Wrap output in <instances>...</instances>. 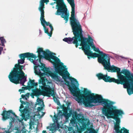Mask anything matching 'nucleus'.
<instances>
[{
	"label": "nucleus",
	"mask_w": 133,
	"mask_h": 133,
	"mask_svg": "<svg viewBox=\"0 0 133 133\" xmlns=\"http://www.w3.org/2000/svg\"><path fill=\"white\" fill-rule=\"evenodd\" d=\"M37 52L39 56V60L38 62L41 64H44L46 68H49V70L45 72V74L41 77L38 80V83L39 84V89L43 91L46 92L49 95H51L54 98L56 93L53 89H51L50 85L52 83L51 82L49 81L45 77L46 75L49 77L48 72H50L51 70H54L56 73L63 70L66 71L67 68H65L66 66H63V64L61 62L60 60L57 57L50 54L48 55L47 53L43 50L42 48L38 49Z\"/></svg>",
	"instance_id": "nucleus-1"
},
{
	"label": "nucleus",
	"mask_w": 133,
	"mask_h": 133,
	"mask_svg": "<svg viewBox=\"0 0 133 133\" xmlns=\"http://www.w3.org/2000/svg\"><path fill=\"white\" fill-rule=\"evenodd\" d=\"M20 102L21 104V105L19 111L20 112V115L22 116L21 118L20 119L19 117L16 115L15 113L11 110L3 111L2 114L3 116L2 120L5 121L6 119H9L11 121L9 123V125L8 126L7 130H5V129H3V130H4V131L0 133H10L13 130V123H14L16 126L18 127L19 125V128L21 127V123L22 126L21 130L20 129L17 130L15 133H25L26 132H28V133H30L31 130L35 128L34 126L35 124L34 122L31 120L30 121L29 124H27L25 126H24V123L23 122V120L24 119L26 121L30 117L29 112L28 110L29 107V105L25 106V108L22 109L24 107L22 104H26L28 102L22 101L21 100H20Z\"/></svg>",
	"instance_id": "nucleus-2"
},
{
	"label": "nucleus",
	"mask_w": 133,
	"mask_h": 133,
	"mask_svg": "<svg viewBox=\"0 0 133 133\" xmlns=\"http://www.w3.org/2000/svg\"><path fill=\"white\" fill-rule=\"evenodd\" d=\"M19 56L21 59L18 60V63L15 65V67L13 68V71L8 76L10 81L14 83H18L20 78L24 74L22 69L25 65H21L20 64H22L24 63L25 57H27V59L37 66H35L34 68L35 72L36 74L41 77L45 74L46 71L49 70V68H46L44 64H42L41 66H40L38 62V59L36 60L37 57L33 53L27 52L21 54L19 55Z\"/></svg>",
	"instance_id": "nucleus-3"
},
{
	"label": "nucleus",
	"mask_w": 133,
	"mask_h": 133,
	"mask_svg": "<svg viewBox=\"0 0 133 133\" xmlns=\"http://www.w3.org/2000/svg\"><path fill=\"white\" fill-rule=\"evenodd\" d=\"M103 58H98V62L101 63L105 69L109 70L112 72H116L117 79L119 81L118 84H123L124 88H127V91L129 95L133 94V73H131L127 69H123L121 71L120 68L114 65H111L110 57L109 55H106ZM109 72L110 71H108Z\"/></svg>",
	"instance_id": "nucleus-4"
},
{
	"label": "nucleus",
	"mask_w": 133,
	"mask_h": 133,
	"mask_svg": "<svg viewBox=\"0 0 133 133\" xmlns=\"http://www.w3.org/2000/svg\"><path fill=\"white\" fill-rule=\"evenodd\" d=\"M70 20V24L74 36L72 38H64L63 40L69 44L73 43L75 44L76 47L77 48L78 45H82V41L84 40V38L85 37L84 36L82 26L75 17H71Z\"/></svg>",
	"instance_id": "nucleus-5"
},
{
	"label": "nucleus",
	"mask_w": 133,
	"mask_h": 133,
	"mask_svg": "<svg viewBox=\"0 0 133 133\" xmlns=\"http://www.w3.org/2000/svg\"><path fill=\"white\" fill-rule=\"evenodd\" d=\"M74 98L77 101L78 103L80 104H82L83 103V104L87 107H92L96 105L95 104H99L101 103L103 106H106L111 109L113 108V106L112 105L114 104L113 102H111L108 103L105 101H101L103 100L102 97L101 95H97L95 96L96 98L92 97H89L88 96H85L84 98L85 100L82 97H78L75 95H74Z\"/></svg>",
	"instance_id": "nucleus-6"
},
{
	"label": "nucleus",
	"mask_w": 133,
	"mask_h": 133,
	"mask_svg": "<svg viewBox=\"0 0 133 133\" xmlns=\"http://www.w3.org/2000/svg\"><path fill=\"white\" fill-rule=\"evenodd\" d=\"M84 117L81 113L76 114L75 117H73V119L69 124L70 127H68L69 133H82L86 129V124L84 121Z\"/></svg>",
	"instance_id": "nucleus-7"
},
{
	"label": "nucleus",
	"mask_w": 133,
	"mask_h": 133,
	"mask_svg": "<svg viewBox=\"0 0 133 133\" xmlns=\"http://www.w3.org/2000/svg\"><path fill=\"white\" fill-rule=\"evenodd\" d=\"M72 7L71 17H75V6L74 0H67ZM57 5L56 9H57L55 15H61V17L64 18L65 23H66L68 20L69 14L68 13L67 9L65 7L63 0H56Z\"/></svg>",
	"instance_id": "nucleus-8"
},
{
	"label": "nucleus",
	"mask_w": 133,
	"mask_h": 133,
	"mask_svg": "<svg viewBox=\"0 0 133 133\" xmlns=\"http://www.w3.org/2000/svg\"><path fill=\"white\" fill-rule=\"evenodd\" d=\"M102 101H105L107 102L108 103L112 102H113V104H112L114 107L113 108L111 109L109 107L106 106H103V107L102 108L101 110L103 114L104 115L107 117L108 116V115H116L115 116H122V115H124V113L123 111L121 110H118L115 109L112 111V110L115 109L116 108V107L114 106L113 105L115 104V102L110 101L108 99H103Z\"/></svg>",
	"instance_id": "nucleus-9"
},
{
	"label": "nucleus",
	"mask_w": 133,
	"mask_h": 133,
	"mask_svg": "<svg viewBox=\"0 0 133 133\" xmlns=\"http://www.w3.org/2000/svg\"><path fill=\"white\" fill-rule=\"evenodd\" d=\"M68 79L71 81V82L68 81H66V82L68 85H70V88L69 89L70 91L76 95L80 94L81 92L78 88L79 86L78 81L73 78L69 77Z\"/></svg>",
	"instance_id": "nucleus-10"
},
{
	"label": "nucleus",
	"mask_w": 133,
	"mask_h": 133,
	"mask_svg": "<svg viewBox=\"0 0 133 133\" xmlns=\"http://www.w3.org/2000/svg\"><path fill=\"white\" fill-rule=\"evenodd\" d=\"M35 81L34 80H30L28 84L29 87L32 89V94L34 96L38 97L39 95H42V93L41 91L37 88L38 85L37 83H35Z\"/></svg>",
	"instance_id": "nucleus-11"
},
{
	"label": "nucleus",
	"mask_w": 133,
	"mask_h": 133,
	"mask_svg": "<svg viewBox=\"0 0 133 133\" xmlns=\"http://www.w3.org/2000/svg\"><path fill=\"white\" fill-rule=\"evenodd\" d=\"M86 39V38H84V40L82 41V44L83 47L85 49L84 50V51L85 54L91 57H97L100 56V57L101 56H101L99 54L96 53H88V52H89L90 51V45L87 44Z\"/></svg>",
	"instance_id": "nucleus-12"
},
{
	"label": "nucleus",
	"mask_w": 133,
	"mask_h": 133,
	"mask_svg": "<svg viewBox=\"0 0 133 133\" xmlns=\"http://www.w3.org/2000/svg\"><path fill=\"white\" fill-rule=\"evenodd\" d=\"M113 118L116 121V125H115L114 127V132L115 133H121L122 131V133H129V130H127L124 127L122 128L120 130L119 129L120 128L119 126V123L120 120L118 116H115Z\"/></svg>",
	"instance_id": "nucleus-13"
},
{
	"label": "nucleus",
	"mask_w": 133,
	"mask_h": 133,
	"mask_svg": "<svg viewBox=\"0 0 133 133\" xmlns=\"http://www.w3.org/2000/svg\"><path fill=\"white\" fill-rule=\"evenodd\" d=\"M96 76L99 80L103 79L105 82H113L116 83H119V82L118 79H116L114 78L110 77L109 76H108L107 74L104 75L102 74H98L96 75Z\"/></svg>",
	"instance_id": "nucleus-14"
},
{
	"label": "nucleus",
	"mask_w": 133,
	"mask_h": 133,
	"mask_svg": "<svg viewBox=\"0 0 133 133\" xmlns=\"http://www.w3.org/2000/svg\"><path fill=\"white\" fill-rule=\"evenodd\" d=\"M63 113L62 114V111L59 110L58 113L56 115H54L55 120H57L59 119L60 117L62 119L63 117L65 118V120H68L69 117L71 116V114L70 113H68V110L67 109H64Z\"/></svg>",
	"instance_id": "nucleus-15"
},
{
	"label": "nucleus",
	"mask_w": 133,
	"mask_h": 133,
	"mask_svg": "<svg viewBox=\"0 0 133 133\" xmlns=\"http://www.w3.org/2000/svg\"><path fill=\"white\" fill-rule=\"evenodd\" d=\"M51 77L57 81L59 82L62 85H64L66 84L65 82L59 76H58L55 74L52 75Z\"/></svg>",
	"instance_id": "nucleus-16"
},
{
	"label": "nucleus",
	"mask_w": 133,
	"mask_h": 133,
	"mask_svg": "<svg viewBox=\"0 0 133 133\" xmlns=\"http://www.w3.org/2000/svg\"><path fill=\"white\" fill-rule=\"evenodd\" d=\"M41 12V17L40 18V20L41 22V23L42 25H44V24H45L46 26L49 25H50L49 22H46L44 18V9H42L41 10H39Z\"/></svg>",
	"instance_id": "nucleus-17"
},
{
	"label": "nucleus",
	"mask_w": 133,
	"mask_h": 133,
	"mask_svg": "<svg viewBox=\"0 0 133 133\" xmlns=\"http://www.w3.org/2000/svg\"><path fill=\"white\" fill-rule=\"evenodd\" d=\"M87 40L88 44L90 45L92 49L95 48V46L94 45L93 42V40L91 37H90L89 38H87Z\"/></svg>",
	"instance_id": "nucleus-18"
},
{
	"label": "nucleus",
	"mask_w": 133,
	"mask_h": 133,
	"mask_svg": "<svg viewBox=\"0 0 133 133\" xmlns=\"http://www.w3.org/2000/svg\"><path fill=\"white\" fill-rule=\"evenodd\" d=\"M49 2V0H41L40 2V6L39 8V10H41L42 9H44V5L43 3L44 2Z\"/></svg>",
	"instance_id": "nucleus-19"
},
{
	"label": "nucleus",
	"mask_w": 133,
	"mask_h": 133,
	"mask_svg": "<svg viewBox=\"0 0 133 133\" xmlns=\"http://www.w3.org/2000/svg\"><path fill=\"white\" fill-rule=\"evenodd\" d=\"M24 74L20 78L19 80V81L20 80V84H22V85H24V83L25 82L26 80V77L24 76ZM19 83V82L18 83H17V84H18ZM16 84H17V83H15Z\"/></svg>",
	"instance_id": "nucleus-20"
},
{
	"label": "nucleus",
	"mask_w": 133,
	"mask_h": 133,
	"mask_svg": "<svg viewBox=\"0 0 133 133\" xmlns=\"http://www.w3.org/2000/svg\"><path fill=\"white\" fill-rule=\"evenodd\" d=\"M94 50L95 51L99 53L102 56H101L99 58H100L101 57L103 58L106 55H108V54H106L104 53L102 51H100L99 50V48H95V49H94Z\"/></svg>",
	"instance_id": "nucleus-21"
},
{
	"label": "nucleus",
	"mask_w": 133,
	"mask_h": 133,
	"mask_svg": "<svg viewBox=\"0 0 133 133\" xmlns=\"http://www.w3.org/2000/svg\"><path fill=\"white\" fill-rule=\"evenodd\" d=\"M56 126L54 125H52L51 126H49L47 127V129H49V131H51L53 133L56 130Z\"/></svg>",
	"instance_id": "nucleus-22"
},
{
	"label": "nucleus",
	"mask_w": 133,
	"mask_h": 133,
	"mask_svg": "<svg viewBox=\"0 0 133 133\" xmlns=\"http://www.w3.org/2000/svg\"><path fill=\"white\" fill-rule=\"evenodd\" d=\"M43 26L44 27V29L45 32L49 36L51 37L52 34V32H49L48 31V29L46 28L45 25H43Z\"/></svg>",
	"instance_id": "nucleus-23"
},
{
	"label": "nucleus",
	"mask_w": 133,
	"mask_h": 133,
	"mask_svg": "<svg viewBox=\"0 0 133 133\" xmlns=\"http://www.w3.org/2000/svg\"><path fill=\"white\" fill-rule=\"evenodd\" d=\"M84 93L85 94L86 96H88L89 97H90L91 91L88 90L87 89L84 88Z\"/></svg>",
	"instance_id": "nucleus-24"
},
{
	"label": "nucleus",
	"mask_w": 133,
	"mask_h": 133,
	"mask_svg": "<svg viewBox=\"0 0 133 133\" xmlns=\"http://www.w3.org/2000/svg\"><path fill=\"white\" fill-rule=\"evenodd\" d=\"M38 114V115L40 116L41 117L43 116L45 114V113L43 112H41L40 110L41 109V108L40 107H38L37 108Z\"/></svg>",
	"instance_id": "nucleus-25"
},
{
	"label": "nucleus",
	"mask_w": 133,
	"mask_h": 133,
	"mask_svg": "<svg viewBox=\"0 0 133 133\" xmlns=\"http://www.w3.org/2000/svg\"><path fill=\"white\" fill-rule=\"evenodd\" d=\"M84 133H97L95 130H92L91 129H89V130H87Z\"/></svg>",
	"instance_id": "nucleus-26"
},
{
	"label": "nucleus",
	"mask_w": 133,
	"mask_h": 133,
	"mask_svg": "<svg viewBox=\"0 0 133 133\" xmlns=\"http://www.w3.org/2000/svg\"><path fill=\"white\" fill-rule=\"evenodd\" d=\"M0 40L1 41V43L6 42L5 40L3 37H0Z\"/></svg>",
	"instance_id": "nucleus-27"
},
{
	"label": "nucleus",
	"mask_w": 133,
	"mask_h": 133,
	"mask_svg": "<svg viewBox=\"0 0 133 133\" xmlns=\"http://www.w3.org/2000/svg\"><path fill=\"white\" fill-rule=\"evenodd\" d=\"M37 102L38 103L40 104H41L42 103H43L42 99H40L38 98L37 99Z\"/></svg>",
	"instance_id": "nucleus-28"
},
{
	"label": "nucleus",
	"mask_w": 133,
	"mask_h": 133,
	"mask_svg": "<svg viewBox=\"0 0 133 133\" xmlns=\"http://www.w3.org/2000/svg\"><path fill=\"white\" fill-rule=\"evenodd\" d=\"M22 89H19V92H21V93H23L24 91V90L26 89H25V87H22Z\"/></svg>",
	"instance_id": "nucleus-29"
},
{
	"label": "nucleus",
	"mask_w": 133,
	"mask_h": 133,
	"mask_svg": "<svg viewBox=\"0 0 133 133\" xmlns=\"http://www.w3.org/2000/svg\"><path fill=\"white\" fill-rule=\"evenodd\" d=\"M64 74L68 76L69 75V74L67 71H65L64 72Z\"/></svg>",
	"instance_id": "nucleus-30"
},
{
	"label": "nucleus",
	"mask_w": 133,
	"mask_h": 133,
	"mask_svg": "<svg viewBox=\"0 0 133 133\" xmlns=\"http://www.w3.org/2000/svg\"><path fill=\"white\" fill-rule=\"evenodd\" d=\"M49 26L50 27V28H51V32H52V31L53 30V29L52 26L51 25H49Z\"/></svg>",
	"instance_id": "nucleus-31"
},
{
	"label": "nucleus",
	"mask_w": 133,
	"mask_h": 133,
	"mask_svg": "<svg viewBox=\"0 0 133 133\" xmlns=\"http://www.w3.org/2000/svg\"><path fill=\"white\" fill-rule=\"evenodd\" d=\"M46 51L49 54V55L51 54V52L49 50L47 49L46 50Z\"/></svg>",
	"instance_id": "nucleus-32"
},
{
	"label": "nucleus",
	"mask_w": 133,
	"mask_h": 133,
	"mask_svg": "<svg viewBox=\"0 0 133 133\" xmlns=\"http://www.w3.org/2000/svg\"><path fill=\"white\" fill-rule=\"evenodd\" d=\"M3 48L2 47H0V55L1 54L2 51L3 50Z\"/></svg>",
	"instance_id": "nucleus-33"
},
{
	"label": "nucleus",
	"mask_w": 133,
	"mask_h": 133,
	"mask_svg": "<svg viewBox=\"0 0 133 133\" xmlns=\"http://www.w3.org/2000/svg\"><path fill=\"white\" fill-rule=\"evenodd\" d=\"M38 129L37 127H37L36 128V133H37L38 132Z\"/></svg>",
	"instance_id": "nucleus-34"
},
{
	"label": "nucleus",
	"mask_w": 133,
	"mask_h": 133,
	"mask_svg": "<svg viewBox=\"0 0 133 133\" xmlns=\"http://www.w3.org/2000/svg\"><path fill=\"white\" fill-rule=\"evenodd\" d=\"M56 99L57 101H58V102H57L58 104V103L60 104V103L59 101V100H58V99L57 98H56Z\"/></svg>",
	"instance_id": "nucleus-35"
},
{
	"label": "nucleus",
	"mask_w": 133,
	"mask_h": 133,
	"mask_svg": "<svg viewBox=\"0 0 133 133\" xmlns=\"http://www.w3.org/2000/svg\"><path fill=\"white\" fill-rule=\"evenodd\" d=\"M94 95H95V94H94V93H92L91 94H90L91 96V95H92V96H94Z\"/></svg>",
	"instance_id": "nucleus-36"
},
{
	"label": "nucleus",
	"mask_w": 133,
	"mask_h": 133,
	"mask_svg": "<svg viewBox=\"0 0 133 133\" xmlns=\"http://www.w3.org/2000/svg\"><path fill=\"white\" fill-rule=\"evenodd\" d=\"M4 43H2V46H4Z\"/></svg>",
	"instance_id": "nucleus-37"
},
{
	"label": "nucleus",
	"mask_w": 133,
	"mask_h": 133,
	"mask_svg": "<svg viewBox=\"0 0 133 133\" xmlns=\"http://www.w3.org/2000/svg\"><path fill=\"white\" fill-rule=\"evenodd\" d=\"M21 97L23 98H24L25 97V96L24 95H21Z\"/></svg>",
	"instance_id": "nucleus-38"
},
{
	"label": "nucleus",
	"mask_w": 133,
	"mask_h": 133,
	"mask_svg": "<svg viewBox=\"0 0 133 133\" xmlns=\"http://www.w3.org/2000/svg\"><path fill=\"white\" fill-rule=\"evenodd\" d=\"M120 57H121L122 58H125V59H127V58H125V57H123L120 56Z\"/></svg>",
	"instance_id": "nucleus-39"
},
{
	"label": "nucleus",
	"mask_w": 133,
	"mask_h": 133,
	"mask_svg": "<svg viewBox=\"0 0 133 133\" xmlns=\"http://www.w3.org/2000/svg\"><path fill=\"white\" fill-rule=\"evenodd\" d=\"M39 33L40 35L41 34V31L40 29L39 30Z\"/></svg>",
	"instance_id": "nucleus-40"
},
{
	"label": "nucleus",
	"mask_w": 133,
	"mask_h": 133,
	"mask_svg": "<svg viewBox=\"0 0 133 133\" xmlns=\"http://www.w3.org/2000/svg\"><path fill=\"white\" fill-rule=\"evenodd\" d=\"M63 78L66 79L68 78V77L67 76H65L64 77H63Z\"/></svg>",
	"instance_id": "nucleus-41"
},
{
	"label": "nucleus",
	"mask_w": 133,
	"mask_h": 133,
	"mask_svg": "<svg viewBox=\"0 0 133 133\" xmlns=\"http://www.w3.org/2000/svg\"><path fill=\"white\" fill-rule=\"evenodd\" d=\"M115 56L116 58V59H117L118 56Z\"/></svg>",
	"instance_id": "nucleus-42"
},
{
	"label": "nucleus",
	"mask_w": 133,
	"mask_h": 133,
	"mask_svg": "<svg viewBox=\"0 0 133 133\" xmlns=\"http://www.w3.org/2000/svg\"><path fill=\"white\" fill-rule=\"evenodd\" d=\"M52 54L55 55L56 54L55 53H52Z\"/></svg>",
	"instance_id": "nucleus-43"
},
{
	"label": "nucleus",
	"mask_w": 133,
	"mask_h": 133,
	"mask_svg": "<svg viewBox=\"0 0 133 133\" xmlns=\"http://www.w3.org/2000/svg\"><path fill=\"white\" fill-rule=\"evenodd\" d=\"M110 57L111 58H112V59H114V57H111V56Z\"/></svg>",
	"instance_id": "nucleus-44"
},
{
	"label": "nucleus",
	"mask_w": 133,
	"mask_h": 133,
	"mask_svg": "<svg viewBox=\"0 0 133 133\" xmlns=\"http://www.w3.org/2000/svg\"><path fill=\"white\" fill-rule=\"evenodd\" d=\"M51 5H53L54 4V3H51Z\"/></svg>",
	"instance_id": "nucleus-45"
},
{
	"label": "nucleus",
	"mask_w": 133,
	"mask_h": 133,
	"mask_svg": "<svg viewBox=\"0 0 133 133\" xmlns=\"http://www.w3.org/2000/svg\"><path fill=\"white\" fill-rule=\"evenodd\" d=\"M88 59H90V57H88Z\"/></svg>",
	"instance_id": "nucleus-46"
},
{
	"label": "nucleus",
	"mask_w": 133,
	"mask_h": 133,
	"mask_svg": "<svg viewBox=\"0 0 133 133\" xmlns=\"http://www.w3.org/2000/svg\"><path fill=\"white\" fill-rule=\"evenodd\" d=\"M130 61H128V63H130Z\"/></svg>",
	"instance_id": "nucleus-47"
},
{
	"label": "nucleus",
	"mask_w": 133,
	"mask_h": 133,
	"mask_svg": "<svg viewBox=\"0 0 133 133\" xmlns=\"http://www.w3.org/2000/svg\"><path fill=\"white\" fill-rule=\"evenodd\" d=\"M53 0L54 1H56V0Z\"/></svg>",
	"instance_id": "nucleus-48"
},
{
	"label": "nucleus",
	"mask_w": 133,
	"mask_h": 133,
	"mask_svg": "<svg viewBox=\"0 0 133 133\" xmlns=\"http://www.w3.org/2000/svg\"><path fill=\"white\" fill-rule=\"evenodd\" d=\"M103 117L104 118H105V117L104 116H103Z\"/></svg>",
	"instance_id": "nucleus-49"
},
{
	"label": "nucleus",
	"mask_w": 133,
	"mask_h": 133,
	"mask_svg": "<svg viewBox=\"0 0 133 133\" xmlns=\"http://www.w3.org/2000/svg\"><path fill=\"white\" fill-rule=\"evenodd\" d=\"M121 133H122V131H121Z\"/></svg>",
	"instance_id": "nucleus-50"
},
{
	"label": "nucleus",
	"mask_w": 133,
	"mask_h": 133,
	"mask_svg": "<svg viewBox=\"0 0 133 133\" xmlns=\"http://www.w3.org/2000/svg\"><path fill=\"white\" fill-rule=\"evenodd\" d=\"M113 54H115L113 53Z\"/></svg>",
	"instance_id": "nucleus-51"
},
{
	"label": "nucleus",
	"mask_w": 133,
	"mask_h": 133,
	"mask_svg": "<svg viewBox=\"0 0 133 133\" xmlns=\"http://www.w3.org/2000/svg\"><path fill=\"white\" fill-rule=\"evenodd\" d=\"M21 98H20V99H21Z\"/></svg>",
	"instance_id": "nucleus-52"
},
{
	"label": "nucleus",
	"mask_w": 133,
	"mask_h": 133,
	"mask_svg": "<svg viewBox=\"0 0 133 133\" xmlns=\"http://www.w3.org/2000/svg\"><path fill=\"white\" fill-rule=\"evenodd\" d=\"M25 99H26V98H25Z\"/></svg>",
	"instance_id": "nucleus-53"
}]
</instances>
